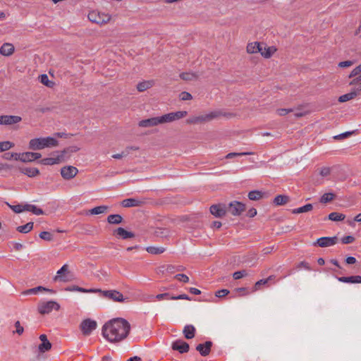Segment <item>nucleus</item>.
Here are the masks:
<instances>
[{"mask_svg": "<svg viewBox=\"0 0 361 361\" xmlns=\"http://www.w3.org/2000/svg\"><path fill=\"white\" fill-rule=\"evenodd\" d=\"M130 323L123 318L113 319L102 326V336L110 343H119L127 338Z\"/></svg>", "mask_w": 361, "mask_h": 361, "instance_id": "f257e3e1", "label": "nucleus"}, {"mask_svg": "<svg viewBox=\"0 0 361 361\" xmlns=\"http://www.w3.org/2000/svg\"><path fill=\"white\" fill-rule=\"evenodd\" d=\"M188 114L185 111H179L176 112H171L164 114L161 116L153 117L145 120H142L139 122L138 125L140 127L147 128L152 127L159 124L166 123H171L174 121L180 119L185 117Z\"/></svg>", "mask_w": 361, "mask_h": 361, "instance_id": "f03ea898", "label": "nucleus"}, {"mask_svg": "<svg viewBox=\"0 0 361 361\" xmlns=\"http://www.w3.org/2000/svg\"><path fill=\"white\" fill-rule=\"evenodd\" d=\"M58 145V140L52 137L34 138L29 142V148L32 150H40L46 147H54Z\"/></svg>", "mask_w": 361, "mask_h": 361, "instance_id": "7ed1b4c3", "label": "nucleus"}, {"mask_svg": "<svg viewBox=\"0 0 361 361\" xmlns=\"http://www.w3.org/2000/svg\"><path fill=\"white\" fill-rule=\"evenodd\" d=\"M220 113L217 111H212L209 114H202L190 117L186 120L188 124H199L209 122L214 118L219 117Z\"/></svg>", "mask_w": 361, "mask_h": 361, "instance_id": "20e7f679", "label": "nucleus"}, {"mask_svg": "<svg viewBox=\"0 0 361 361\" xmlns=\"http://www.w3.org/2000/svg\"><path fill=\"white\" fill-rule=\"evenodd\" d=\"M87 17L92 23L99 25L108 23L111 19V16L109 13H105L96 10L90 11Z\"/></svg>", "mask_w": 361, "mask_h": 361, "instance_id": "39448f33", "label": "nucleus"}, {"mask_svg": "<svg viewBox=\"0 0 361 361\" xmlns=\"http://www.w3.org/2000/svg\"><path fill=\"white\" fill-rule=\"evenodd\" d=\"M98 293H100L101 296L114 302H123L126 300L123 295L116 290H102L98 289Z\"/></svg>", "mask_w": 361, "mask_h": 361, "instance_id": "423d86ee", "label": "nucleus"}, {"mask_svg": "<svg viewBox=\"0 0 361 361\" xmlns=\"http://www.w3.org/2000/svg\"><path fill=\"white\" fill-rule=\"evenodd\" d=\"M60 305L55 301L41 302L37 305V310L41 314L50 313L53 310H59Z\"/></svg>", "mask_w": 361, "mask_h": 361, "instance_id": "0eeeda50", "label": "nucleus"}, {"mask_svg": "<svg viewBox=\"0 0 361 361\" xmlns=\"http://www.w3.org/2000/svg\"><path fill=\"white\" fill-rule=\"evenodd\" d=\"M227 212L231 214L233 216H240L243 212L245 211V204L238 202L233 201L231 202L228 206H226Z\"/></svg>", "mask_w": 361, "mask_h": 361, "instance_id": "6e6552de", "label": "nucleus"}, {"mask_svg": "<svg viewBox=\"0 0 361 361\" xmlns=\"http://www.w3.org/2000/svg\"><path fill=\"white\" fill-rule=\"evenodd\" d=\"M97 326V322L90 319L83 320L80 328L84 336H89Z\"/></svg>", "mask_w": 361, "mask_h": 361, "instance_id": "1a4fd4ad", "label": "nucleus"}, {"mask_svg": "<svg viewBox=\"0 0 361 361\" xmlns=\"http://www.w3.org/2000/svg\"><path fill=\"white\" fill-rule=\"evenodd\" d=\"M53 157L49 158L42 159L40 161V163L43 165H54L59 164L63 161H64V159L63 157V153L61 152H55L52 154Z\"/></svg>", "mask_w": 361, "mask_h": 361, "instance_id": "9d476101", "label": "nucleus"}, {"mask_svg": "<svg viewBox=\"0 0 361 361\" xmlns=\"http://www.w3.org/2000/svg\"><path fill=\"white\" fill-rule=\"evenodd\" d=\"M78 173V169L73 166H66L61 169V175L65 180L73 178Z\"/></svg>", "mask_w": 361, "mask_h": 361, "instance_id": "9b49d317", "label": "nucleus"}, {"mask_svg": "<svg viewBox=\"0 0 361 361\" xmlns=\"http://www.w3.org/2000/svg\"><path fill=\"white\" fill-rule=\"evenodd\" d=\"M209 210L211 214L216 218H221L227 213L226 205L224 204H213Z\"/></svg>", "mask_w": 361, "mask_h": 361, "instance_id": "f8f14e48", "label": "nucleus"}, {"mask_svg": "<svg viewBox=\"0 0 361 361\" xmlns=\"http://www.w3.org/2000/svg\"><path fill=\"white\" fill-rule=\"evenodd\" d=\"M338 242L337 237H322L317 239V242L314 243V245H318L321 247H329L335 245Z\"/></svg>", "mask_w": 361, "mask_h": 361, "instance_id": "ddd939ff", "label": "nucleus"}, {"mask_svg": "<svg viewBox=\"0 0 361 361\" xmlns=\"http://www.w3.org/2000/svg\"><path fill=\"white\" fill-rule=\"evenodd\" d=\"M69 271L68 266L67 264H64L58 271L57 275L54 277L55 281H69L70 279L68 277Z\"/></svg>", "mask_w": 361, "mask_h": 361, "instance_id": "4468645a", "label": "nucleus"}, {"mask_svg": "<svg viewBox=\"0 0 361 361\" xmlns=\"http://www.w3.org/2000/svg\"><path fill=\"white\" fill-rule=\"evenodd\" d=\"M171 348L173 350H177L180 353H185L188 352L190 349V345L185 341L182 340H177L173 342Z\"/></svg>", "mask_w": 361, "mask_h": 361, "instance_id": "2eb2a0df", "label": "nucleus"}, {"mask_svg": "<svg viewBox=\"0 0 361 361\" xmlns=\"http://www.w3.org/2000/svg\"><path fill=\"white\" fill-rule=\"evenodd\" d=\"M41 157V154L37 152H23L20 153V161L22 162H30L39 159Z\"/></svg>", "mask_w": 361, "mask_h": 361, "instance_id": "dca6fc26", "label": "nucleus"}, {"mask_svg": "<svg viewBox=\"0 0 361 361\" xmlns=\"http://www.w3.org/2000/svg\"><path fill=\"white\" fill-rule=\"evenodd\" d=\"M212 346V341H206L204 343H200L196 346V350L202 356H207L210 353L211 348Z\"/></svg>", "mask_w": 361, "mask_h": 361, "instance_id": "f3484780", "label": "nucleus"}, {"mask_svg": "<svg viewBox=\"0 0 361 361\" xmlns=\"http://www.w3.org/2000/svg\"><path fill=\"white\" fill-rule=\"evenodd\" d=\"M21 121V117L18 116H0V124L11 125L18 123Z\"/></svg>", "mask_w": 361, "mask_h": 361, "instance_id": "a211bd4d", "label": "nucleus"}, {"mask_svg": "<svg viewBox=\"0 0 361 361\" xmlns=\"http://www.w3.org/2000/svg\"><path fill=\"white\" fill-rule=\"evenodd\" d=\"M144 201L136 199V198H128L125 199L121 202V205L123 207H140L144 204Z\"/></svg>", "mask_w": 361, "mask_h": 361, "instance_id": "6ab92c4d", "label": "nucleus"}, {"mask_svg": "<svg viewBox=\"0 0 361 361\" xmlns=\"http://www.w3.org/2000/svg\"><path fill=\"white\" fill-rule=\"evenodd\" d=\"M276 48L274 46L267 47L266 44H263L262 51L259 53L264 58L269 59L276 51Z\"/></svg>", "mask_w": 361, "mask_h": 361, "instance_id": "aec40b11", "label": "nucleus"}, {"mask_svg": "<svg viewBox=\"0 0 361 361\" xmlns=\"http://www.w3.org/2000/svg\"><path fill=\"white\" fill-rule=\"evenodd\" d=\"M263 43L257 42L248 43L246 47L247 52L248 54H256L259 53L262 51V47Z\"/></svg>", "mask_w": 361, "mask_h": 361, "instance_id": "412c9836", "label": "nucleus"}, {"mask_svg": "<svg viewBox=\"0 0 361 361\" xmlns=\"http://www.w3.org/2000/svg\"><path fill=\"white\" fill-rule=\"evenodd\" d=\"M14 50L15 48L12 44L4 43L0 47V54L5 56H9L13 54Z\"/></svg>", "mask_w": 361, "mask_h": 361, "instance_id": "4be33fe9", "label": "nucleus"}, {"mask_svg": "<svg viewBox=\"0 0 361 361\" xmlns=\"http://www.w3.org/2000/svg\"><path fill=\"white\" fill-rule=\"evenodd\" d=\"M114 234L119 236L122 239H128L135 237V234L130 231L125 230L123 228L119 227L116 229Z\"/></svg>", "mask_w": 361, "mask_h": 361, "instance_id": "5701e85b", "label": "nucleus"}, {"mask_svg": "<svg viewBox=\"0 0 361 361\" xmlns=\"http://www.w3.org/2000/svg\"><path fill=\"white\" fill-rule=\"evenodd\" d=\"M196 329L194 326L191 324L186 325L183 330V334L185 338L192 339L195 337Z\"/></svg>", "mask_w": 361, "mask_h": 361, "instance_id": "b1692460", "label": "nucleus"}, {"mask_svg": "<svg viewBox=\"0 0 361 361\" xmlns=\"http://www.w3.org/2000/svg\"><path fill=\"white\" fill-rule=\"evenodd\" d=\"M338 280L343 283H361L360 276H341L338 277Z\"/></svg>", "mask_w": 361, "mask_h": 361, "instance_id": "393cba45", "label": "nucleus"}, {"mask_svg": "<svg viewBox=\"0 0 361 361\" xmlns=\"http://www.w3.org/2000/svg\"><path fill=\"white\" fill-rule=\"evenodd\" d=\"M154 85V81L152 80H144V81L139 82L137 85V90L139 92H144V91L151 88L152 87H153Z\"/></svg>", "mask_w": 361, "mask_h": 361, "instance_id": "a878e982", "label": "nucleus"}, {"mask_svg": "<svg viewBox=\"0 0 361 361\" xmlns=\"http://www.w3.org/2000/svg\"><path fill=\"white\" fill-rule=\"evenodd\" d=\"M20 171L28 177H35L39 173L37 168H20Z\"/></svg>", "mask_w": 361, "mask_h": 361, "instance_id": "bb28decb", "label": "nucleus"}, {"mask_svg": "<svg viewBox=\"0 0 361 361\" xmlns=\"http://www.w3.org/2000/svg\"><path fill=\"white\" fill-rule=\"evenodd\" d=\"M357 96V92H354L353 90H352L349 93H347V94L340 96L338 98V102H348L349 100L354 99Z\"/></svg>", "mask_w": 361, "mask_h": 361, "instance_id": "cd10ccee", "label": "nucleus"}, {"mask_svg": "<svg viewBox=\"0 0 361 361\" xmlns=\"http://www.w3.org/2000/svg\"><path fill=\"white\" fill-rule=\"evenodd\" d=\"M122 221L123 217L120 214H111L107 217V221L110 224H119Z\"/></svg>", "mask_w": 361, "mask_h": 361, "instance_id": "c85d7f7f", "label": "nucleus"}, {"mask_svg": "<svg viewBox=\"0 0 361 361\" xmlns=\"http://www.w3.org/2000/svg\"><path fill=\"white\" fill-rule=\"evenodd\" d=\"M108 210V207L105 205H101L96 207L92 208L89 211L90 214L97 215L100 214L106 213Z\"/></svg>", "mask_w": 361, "mask_h": 361, "instance_id": "c756f323", "label": "nucleus"}, {"mask_svg": "<svg viewBox=\"0 0 361 361\" xmlns=\"http://www.w3.org/2000/svg\"><path fill=\"white\" fill-rule=\"evenodd\" d=\"M25 210L31 212L36 215H42L44 214V212L42 209L38 208L33 204H25Z\"/></svg>", "mask_w": 361, "mask_h": 361, "instance_id": "7c9ffc66", "label": "nucleus"}, {"mask_svg": "<svg viewBox=\"0 0 361 361\" xmlns=\"http://www.w3.org/2000/svg\"><path fill=\"white\" fill-rule=\"evenodd\" d=\"M288 201H289V197L288 196L279 195H277L274 198V203L276 205H283V204L288 203Z\"/></svg>", "mask_w": 361, "mask_h": 361, "instance_id": "2f4dec72", "label": "nucleus"}, {"mask_svg": "<svg viewBox=\"0 0 361 361\" xmlns=\"http://www.w3.org/2000/svg\"><path fill=\"white\" fill-rule=\"evenodd\" d=\"M33 222H28L23 226H18L16 229L20 233H27L33 228Z\"/></svg>", "mask_w": 361, "mask_h": 361, "instance_id": "473e14b6", "label": "nucleus"}, {"mask_svg": "<svg viewBox=\"0 0 361 361\" xmlns=\"http://www.w3.org/2000/svg\"><path fill=\"white\" fill-rule=\"evenodd\" d=\"M313 209V206L312 204H307L302 207H298L297 209H293V214H300L305 213L311 211Z\"/></svg>", "mask_w": 361, "mask_h": 361, "instance_id": "72a5a7b5", "label": "nucleus"}, {"mask_svg": "<svg viewBox=\"0 0 361 361\" xmlns=\"http://www.w3.org/2000/svg\"><path fill=\"white\" fill-rule=\"evenodd\" d=\"M180 78L185 81H192L197 78V75L195 73H182Z\"/></svg>", "mask_w": 361, "mask_h": 361, "instance_id": "f704fd0d", "label": "nucleus"}, {"mask_svg": "<svg viewBox=\"0 0 361 361\" xmlns=\"http://www.w3.org/2000/svg\"><path fill=\"white\" fill-rule=\"evenodd\" d=\"M147 252L153 255L161 254L165 251V248L162 247L149 246L146 248Z\"/></svg>", "mask_w": 361, "mask_h": 361, "instance_id": "c9c22d12", "label": "nucleus"}, {"mask_svg": "<svg viewBox=\"0 0 361 361\" xmlns=\"http://www.w3.org/2000/svg\"><path fill=\"white\" fill-rule=\"evenodd\" d=\"M248 198L250 200H259L263 197V193L259 190H252L248 193Z\"/></svg>", "mask_w": 361, "mask_h": 361, "instance_id": "e433bc0d", "label": "nucleus"}, {"mask_svg": "<svg viewBox=\"0 0 361 361\" xmlns=\"http://www.w3.org/2000/svg\"><path fill=\"white\" fill-rule=\"evenodd\" d=\"M345 217L344 214L338 212H331L329 214V219L334 221H342Z\"/></svg>", "mask_w": 361, "mask_h": 361, "instance_id": "4c0bfd02", "label": "nucleus"}, {"mask_svg": "<svg viewBox=\"0 0 361 361\" xmlns=\"http://www.w3.org/2000/svg\"><path fill=\"white\" fill-rule=\"evenodd\" d=\"M14 147V143L10 141L0 142V152L7 151Z\"/></svg>", "mask_w": 361, "mask_h": 361, "instance_id": "58836bf2", "label": "nucleus"}, {"mask_svg": "<svg viewBox=\"0 0 361 361\" xmlns=\"http://www.w3.org/2000/svg\"><path fill=\"white\" fill-rule=\"evenodd\" d=\"M335 198V195L331 192L324 193L320 198V202L326 204L332 201Z\"/></svg>", "mask_w": 361, "mask_h": 361, "instance_id": "ea45409f", "label": "nucleus"}, {"mask_svg": "<svg viewBox=\"0 0 361 361\" xmlns=\"http://www.w3.org/2000/svg\"><path fill=\"white\" fill-rule=\"evenodd\" d=\"M51 348V343L49 341H42L38 349L40 353H45Z\"/></svg>", "mask_w": 361, "mask_h": 361, "instance_id": "a19ab883", "label": "nucleus"}, {"mask_svg": "<svg viewBox=\"0 0 361 361\" xmlns=\"http://www.w3.org/2000/svg\"><path fill=\"white\" fill-rule=\"evenodd\" d=\"M20 153L16 152H7L3 155V158L6 160H11L12 159L20 161Z\"/></svg>", "mask_w": 361, "mask_h": 361, "instance_id": "79ce46f5", "label": "nucleus"}, {"mask_svg": "<svg viewBox=\"0 0 361 361\" xmlns=\"http://www.w3.org/2000/svg\"><path fill=\"white\" fill-rule=\"evenodd\" d=\"M6 204L8 206L9 208H11L15 213H20L25 210V204H16V205H11L9 203L6 202Z\"/></svg>", "mask_w": 361, "mask_h": 361, "instance_id": "37998d69", "label": "nucleus"}, {"mask_svg": "<svg viewBox=\"0 0 361 361\" xmlns=\"http://www.w3.org/2000/svg\"><path fill=\"white\" fill-rule=\"evenodd\" d=\"M355 78L350 82L349 85L354 86L352 90H353L354 92H357V94L358 95L361 92V80H359V82H355Z\"/></svg>", "mask_w": 361, "mask_h": 361, "instance_id": "c03bdc74", "label": "nucleus"}, {"mask_svg": "<svg viewBox=\"0 0 361 361\" xmlns=\"http://www.w3.org/2000/svg\"><path fill=\"white\" fill-rule=\"evenodd\" d=\"M39 238L46 240V241H52L54 239V235L52 233L48 231H42L39 235Z\"/></svg>", "mask_w": 361, "mask_h": 361, "instance_id": "a18cd8bd", "label": "nucleus"}, {"mask_svg": "<svg viewBox=\"0 0 361 361\" xmlns=\"http://www.w3.org/2000/svg\"><path fill=\"white\" fill-rule=\"evenodd\" d=\"M39 78H40V82L43 85H46L47 87H52L54 82L49 80L47 75L42 74L39 76Z\"/></svg>", "mask_w": 361, "mask_h": 361, "instance_id": "49530a36", "label": "nucleus"}, {"mask_svg": "<svg viewBox=\"0 0 361 361\" xmlns=\"http://www.w3.org/2000/svg\"><path fill=\"white\" fill-rule=\"evenodd\" d=\"M171 296L170 295V294L169 293L158 294L156 296H153V295L150 296L151 298H155L157 300H171Z\"/></svg>", "mask_w": 361, "mask_h": 361, "instance_id": "de8ad7c7", "label": "nucleus"}, {"mask_svg": "<svg viewBox=\"0 0 361 361\" xmlns=\"http://www.w3.org/2000/svg\"><path fill=\"white\" fill-rule=\"evenodd\" d=\"M254 154L253 152H240V153L231 152V153H228L226 156V159H231V158H233L235 157H241V156L250 155V154Z\"/></svg>", "mask_w": 361, "mask_h": 361, "instance_id": "09e8293b", "label": "nucleus"}, {"mask_svg": "<svg viewBox=\"0 0 361 361\" xmlns=\"http://www.w3.org/2000/svg\"><path fill=\"white\" fill-rule=\"evenodd\" d=\"M79 150V148L76 146H72V147H68L66 149H64L62 151H60L61 153H63V159H65V154H67V153H74V152H76Z\"/></svg>", "mask_w": 361, "mask_h": 361, "instance_id": "8fccbe9b", "label": "nucleus"}, {"mask_svg": "<svg viewBox=\"0 0 361 361\" xmlns=\"http://www.w3.org/2000/svg\"><path fill=\"white\" fill-rule=\"evenodd\" d=\"M247 271L245 270L238 271L233 273V276L234 279L238 280L247 276Z\"/></svg>", "mask_w": 361, "mask_h": 361, "instance_id": "3c124183", "label": "nucleus"}, {"mask_svg": "<svg viewBox=\"0 0 361 361\" xmlns=\"http://www.w3.org/2000/svg\"><path fill=\"white\" fill-rule=\"evenodd\" d=\"M175 279L178 281H182L183 283H188L189 281V278L188 276L183 274H178L175 276Z\"/></svg>", "mask_w": 361, "mask_h": 361, "instance_id": "603ef678", "label": "nucleus"}, {"mask_svg": "<svg viewBox=\"0 0 361 361\" xmlns=\"http://www.w3.org/2000/svg\"><path fill=\"white\" fill-rule=\"evenodd\" d=\"M192 98L191 94L188 92H182L180 94V99L183 101L190 100Z\"/></svg>", "mask_w": 361, "mask_h": 361, "instance_id": "864d4df0", "label": "nucleus"}, {"mask_svg": "<svg viewBox=\"0 0 361 361\" xmlns=\"http://www.w3.org/2000/svg\"><path fill=\"white\" fill-rule=\"evenodd\" d=\"M331 173V169L329 167H323L321 168L319 170V174L323 176L326 177L329 176Z\"/></svg>", "mask_w": 361, "mask_h": 361, "instance_id": "5fc2aeb1", "label": "nucleus"}, {"mask_svg": "<svg viewBox=\"0 0 361 361\" xmlns=\"http://www.w3.org/2000/svg\"><path fill=\"white\" fill-rule=\"evenodd\" d=\"M229 293V290L227 289H221L216 292L215 295L218 298H222L227 295Z\"/></svg>", "mask_w": 361, "mask_h": 361, "instance_id": "6e6d98bb", "label": "nucleus"}, {"mask_svg": "<svg viewBox=\"0 0 361 361\" xmlns=\"http://www.w3.org/2000/svg\"><path fill=\"white\" fill-rule=\"evenodd\" d=\"M276 111L279 116H283L288 114L290 112L293 111V110L292 109H277Z\"/></svg>", "mask_w": 361, "mask_h": 361, "instance_id": "4d7b16f0", "label": "nucleus"}, {"mask_svg": "<svg viewBox=\"0 0 361 361\" xmlns=\"http://www.w3.org/2000/svg\"><path fill=\"white\" fill-rule=\"evenodd\" d=\"M354 240H355V238L352 235L344 236L341 239V241L343 244H349V243H353Z\"/></svg>", "mask_w": 361, "mask_h": 361, "instance_id": "13d9d810", "label": "nucleus"}, {"mask_svg": "<svg viewBox=\"0 0 361 361\" xmlns=\"http://www.w3.org/2000/svg\"><path fill=\"white\" fill-rule=\"evenodd\" d=\"M15 326H16V333H17L18 335H21L23 333V331H24V329L21 326V324H20L19 321L16 322Z\"/></svg>", "mask_w": 361, "mask_h": 361, "instance_id": "bf43d9fd", "label": "nucleus"}, {"mask_svg": "<svg viewBox=\"0 0 361 361\" xmlns=\"http://www.w3.org/2000/svg\"><path fill=\"white\" fill-rule=\"evenodd\" d=\"M354 64V61H341L338 63V66L340 68H347L353 66Z\"/></svg>", "mask_w": 361, "mask_h": 361, "instance_id": "052dcab7", "label": "nucleus"}, {"mask_svg": "<svg viewBox=\"0 0 361 361\" xmlns=\"http://www.w3.org/2000/svg\"><path fill=\"white\" fill-rule=\"evenodd\" d=\"M77 291L81 293H98V289H85L81 287H78Z\"/></svg>", "mask_w": 361, "mask_h": 361, "instance_id": "680f3d73", "label": "nucleus"}, {"mask_svg": "<svg viewBox=\"0 0 361 361\" xmlns=\"http://www.w3.org/2000/svg\"><path fill=\"white\" fill-rule=\"evenodd\" d=\"M128 154V152H126V151L124 150V151H123L121 153L113 154V155H112V157H113L114 159H121V158H123V157H126Z\"/></svg>", "mask_w": 361, "mask_h": 361, "instance_id": "e2e57ef3", "label": "nucleus"}, {"mask_svg": "<svg viewBox=\"0 0 361 361\" xmlns=\"http://www.w3.org/2000/svg\"><path fill=\"white\" fill-rule=\"evenodd\" d=\"M171 300H190V298L186 294H181L177 296H171Z\"/></svg>", "mask_w": 361, "mask_h": 361, "instance_id": "0e129e2a", "label": "nucleus"}, {"mask_svg": "<svg viewBox=\"0 0 361 361\" xmlns=\"http://www.w3.org/2000/svg\"><path fill=\"white\" fill-rule=\"evenodd\" d=\"M298 269L305 268L307 270H311L309 264L306 262H301L297 265Z\"/></svg>", "mask_w": 361, "mask_h": 361, "instance_id": "69168bd1", "label": "nucleus"}, {"mask_svg": "<svg viewBox=\"0 0 361 361\" xmlns=\"http://www.w3.org/2000/svg\"><path fill=\"white\" fill-rule=\"evenodd\" d=\"M361 71H360L358 66L355 67L350 73L349 78H354L357 75H358Z\"/></svg>", "mask_w": 361, "mask_h": 361, "instance_id": "338daca9", "label": "nucleus"}, {"mask_svg": "<svg viewBox=\"0 0 361 361\" xmlns=\"http://www.w3.org/2000/svg\"><path fill=\"white\" fill-rule=\"evenodd\" d=\"M35 289L36 290V294L38 293V292L42 291V290L47 291V292L51 293H54V291L53 290L48 289V288H46L42 287V286L35 287Z\"/></svg>", "mask_w": 361, "mask_h": 361, "instance_id": "774afa93", "label": "nucleus"}]
</instances>
